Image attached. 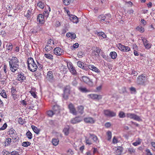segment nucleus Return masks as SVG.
Listing matches in <instances>:
<instances>
[{
	"label": "nucleus",
	"mask_w": 155,
	"mask_h": 155,
	"mask_svg": "<svg viewBox=\"0 0 155 155\" xmlns=\"http://www.w3.org/2000/svg\"><path fill=\"white\" fill-rule=\"evenodd\" d=\"M53 112L54 113H58L59 112V107L57 105H54L52 108Z\"/></svg>",
	"instance_id": "nucleus-40"
},
{
	"label": "nucleus",
	"mask_w": 155,
	"mask_h": 155,
	"mask_svg": "<svg viewBox=\"0 0 155 155\" xmlns=\"http://www.w3.org/2000/svg\"><path fill=\"white\" fill-rule=\"evenodd\" d=\"M54 54L57 56H61L64 54L63 50L60 47H56L54 50Z\"/></svg>",
	"instance_id": "nucleus-12"
},
{
	"label": "nucleus",
	"mask_w": 155,
	"mask_h": 155,
	"mask_svg": "<svg viewBox=\"0 0 155 155\" xmlns=\"http://www.w3.org/2000/svg\"><path fill=\"white\" fill-rule=\"evenodd\" d=\"M68 67L70 72L73 74L75 75L76 74V71L72 65H70L69 66H68Z\"/></svg>",
	"instance_id": "nucleus-27"
},
{
	"label": "nucleus",
	"mask_w": 155,
	"mask_h": 155,
	"mask_svg": "<svg viewBox=\"0 0 155 155\" xmlns=\"http://www.w3.org/2000/svg\"><path fill=\"white\" fill-rule=\"evenodd\" d=\"M118 142V140L115 136H114L113 139L112 143L114 144H116Z\"/></svg>",
	"instance_id": "nucleus-62"
},
{
	"label": "nucleus",
	"mask_w": 155,
	"mask_h": 155,
	"mask_svg": "<svg viewBox=\"0 0 155 155\" xmlns=\"http://www.w3.org/2000/svg\"><path fill=\"white\" fill-rule=\"evenodd\" d=\"M71 21L73 23H77L78 22V18L74 15H71L69 18Z\"/></svg>",
	"instance_id": "nucleus-18"
},
{
	"label": "nucleus",
	"mask_w": 155,
	"mask_h": 155,
	"mask_svg": "<svg viewBox=\"0 0 155 155\" xmlns=\"http://www.w3.org/2000/svg\"><path fill=\"white\" fill-rule=\"evenodd\" d=\"M87 68L89 69L98 73H100V71L96 67L92 64H87Z\"/></svg>",
	"instance_id": "nucleus-15"
},
{
	"label": "nucleus",
	"mask_w": 155,
	"mask_h": 155,
	"mask_svg": "<svg viewBox=\"0 0 155 155\" xmlns=\"http://www.w3.org/2000/svg\"><path fill=\"white\" fill-rule=\"evenodd\" d=\"M101 50L100 48L99 47H96V50H94L92 51V54L94 55H96L95 52H96L99 55L101 51Z\"/></svg>",
	"instance_id": "nucleus-32"
},
{
	"label": "nucleus",
	"mask_w": 155,
	"mask_h": 155,
	"mask_svg": "<svg viewBox=\"0 0 155 155\" xmlns=\"http://www.w3.org/2000/svg\"><path fill=\"white\" fill-rule=\"evenodd\" d=\"M54 41L52 39H48L45 48V50L47 52L51 51L54 47Z\"/></svg>",
	"instance_id": "nucleus-4"
},
{
	"label": "nucleus",
	"mask_w": 155,
	"mask_h": 155,
	"mask_svg": "<svg viewBox=\"0 0 155 155\" xmlns=\"http://www.w3.org/2000/svg\"><path fill=\"white\" fill-rule=\"evenodd\" d=\"M26 79V77L23 72H21L18 73L16 78L17 81H19L20 83H22L24 82Z\"/></svg>",
	"instance_id": "nucleus-7"
},
{
	"label": "nucleus",
	"mask_w": 155,
	"mask_h": 155,
	"mask_svg": "<svg viewBox=\"0 0 155 155\" xmlns=\"http://www.w3.org/2000/svg\"><path fill=\"white\" fill-rule=\"evenodd\" d=\"M70 91L69 87L68 86H66L65 87L64 90V93H69Z\"/></svg>",
	"instance_id": "nucleus-59"
},
{
	"label": "nucleus",
	"mask_w": 155,
	"mask_h": 155,
	"mask_svg": "<svg viewBox=\"0 0 155 155\" xmlns=\"http://www.w3.org/2000/svg\"><path fill=\"white\" fill-rule=\"evenodd\" d=\"M111 15L110 14H105L104 15V21L106 22V23H109L110 21L111 20Z\"/></svg>",
	"instance_id": "nucleus-22"
},
{
	"label": "nucleus",
	"mask_w": 155,
	"mask_h": 155,
	"mask_svg": "<svg viewBox=\"0 0 155 155\" xmlns=\"http://www.w3.org/2000/svg\"><path fill=\"white\" fill-rule=\"evenodd\" d=\"M85 141L86 144L91 145L92 144V142L91 140L86 137L85 138Z\"/></svg>",
	"instance_id": "nucleus-53"
},
{
	"label": "nucleus",
	"mask_w": 155,
	"mask_h": 155,
	"mask_svg": "<svg viewBox=\"0 0 155 155\" xmlns=\"http://www.w3.org/2000/svg\"><path fill=\"white\" fill-rule=\"evenodd\" d=\"M72 0H63V3L65 5H68L71 2Z\"/></svg>",
	"instance_id": "nucleus-50"
},
{
	"label": "nucleus",
	"mask_w": 155,
	"mask_h": 155,
	"mask_svg": "<svg viewBox=\"0 0 155 155\" xmlns=\"http://www.w3.org/2000/svg\"><path fill=\"white\" fill-rule=\"evenodd\" d=\"M11 95L13 100H15L19 97V96L17 94L16 89L15 87H12L11 88Z\"/></svg>",
	"instance_id": "nucleus-11"
},
{
	"label": "nucleus",
	"mask_w": 155,
	"mask_h": 155,
	"mask_svg": "<svg viewBox=\"0 0 155 155\" xmlns=\"http://www.w3.org/2000/svg\"><path fill=\"white\" fill-rule=\"evenodd\" d=\"M81 79L82 81L87 84L89 86H93V82L88 77L84 76L81 77Z\"/></svg>",
	"instance_id": "nucleus-6"
},
{
	"label": "nucleus",
	"mask_w": 155,
	"mask_h": 155,
	"mask_svg": "<svg viewBox=\"0 0 155 155\" xmlns=\"http://www.w3.org/2000/svg\"><path fill=\"white\" fill-rule=\"evenodd\" d=\"M7 126V124L6 123H5L2 126V127L0 128V130H4L6 129Z\"/></svg>",
	"instance_id": "nucleus-63"
},
{
	"label": "nucleus",
	"mask_w": 155,
	"mask_h": 155,
	"mask_svg": "<svg viewBox=\"0 0 155 155\" xmlns=\"http://www.w3.org/2000/svg\"><path fill=\"white\" fill-rule=\"evenodd\" d=\"M89 135L92 137V139L94 142L99 143V140L97 137L95 135L91 134H89Z\"/></svg>",
	"instance_id": "nucleus-31"
},
{
	"label": "nucleus",
	"mask_w": 155,
	"mask_h": 155,
	"mask_svg": "<svg viewBox=\"0 0 155 155\" xmlns=\"http://www.w3.org/2000/svg\"><path fill=\"white\" fill-rule=\"evenodd\" d=\"M54 114L53 111L52 110H49L47 112V115L50 117H51Z\"/></svg>",
	"instance_id": "nucleus-56"
},
{
	"label": "nucleus",
	"mask_w": 155,
	"mask_h": 155,
	"mask_svg": "<svg viewBox=\"0 0 155 155\" xmlns=\"http://www.w3.org/2000/svg\"><path fill=\"white\" fill-rule=\"evenodd\" d=\"M149 82L148 78L145 74H142L137 78V83L138 85L145 86Z\"/></svg>",
	"instance_id": "nucleus-2"
},
{
	"label": "nucleus",
	"mask_w": 155,
	"mask_h": 155,
	"mask_svg": "<svg viewBox=\"0 0 155 155\" xmlns=\"http://www.w3.org/2000/svg\"><path fill=\"white\" fill-rule=\"evenodd\" d=\"M69 127L68 128H64L63 130V132L64 134L67 136L68 135L69 133Z\"/></svg>",
	"instance_id": "nucleus-48"
},
{
	"label": "nucleus",
	"mask_w": 155,
	"mask_h": 155,
	"mask_svg": "<svg viewBox=\"0 0 155 155\" xmlns=\"http://www.w3.org/2000/svg\"><path fill=\"white\" fill-rule=\"evenodd\" d=\"M66 36L68 38H70L72 39H74L76 38V35L74 33L68 32L66 34Z\"/></svg>",
	"instance_id": "nucleus-30"
},
{
	"label": "nucleus",
	"mask_w": 155,
	"mask_h": 155,
	"mask_svg": "<svg viewBox=\"0 0 155 155\" xmlns=\"http://www.w3.org/2000/svg\"><path fill=\"white\" fill-rule=\"evenodd\" d=\"M6 76H3V78L1 79V80H0V82H1V84H4L6 83Z\"/></svg>",
	"instance_id": "nucleus-52"
},
{
	"label": "nucleus",
	"mask_w": 155,
	"mask_h": 155,
	"mask_svg": "<svg viewBox=\"0 0 155 155\" xmlns=\"http://www.w3.org/2000/svg\"><path fill=\"white\" fill-rule=\"evenodd\" d=\"M77 113L80 114H83L84 113V107L82 105H79L77 107Z\"/></svg>",
	"instance_id": "nucleus-24"
},
{
	"label": "nucleus",
	"mask_w": 155,
	"mask_h": 155,
	"mask_svg": "<svg viewBox=\"0 0 155 155\" xmlns=\"http://www.w3.org/2000/svg\"><path fill=\"white\" fill-rule=\"evenodd\" d=\"M45 5V3L42 1H39L37 4V6L39 9H43Z\"/></svg>",
	"instance_id": "nucleus-25"
},
{
	"label": "nucleus",
	"mask_w": 155,
	"mask_h": 155,
	"mask_svg": "<svg viewBox=\"0 0 155 155\" xmlns=\"http://www.w3.org/2000/svg\"><path fill=\"white\" fill-rule=\"evenodd\" d=\"M123 149L122 147H118L115 151V153L116 155H120L122 153Z\"/></svg>",
	"instance_id": "nucleus-23"
},
{
	"label": "nucleus",
	"mask_w": 155,
	"mask_h": 155,
	"mask_svg": "<svg viewBox=\"0 0 155 155\" xmlns=\"http://www.w3.org/2000/svg\"><path fill=\"white\" fill-rule=\"evenodd\" d=\"M77 64L78 67L82 68L86 71L88 70V68H87V66L84 65V63L81 61H78L77 62Z\"/></svg>",
	"instance_id": "nucleus-16"
},
{
	"label": "nucleus",
	"mask_w": 155,
	"mask_h": 155,
	"mask_svg": "<svg viewBox=\"0 0 155 155\" xmlns=\"http://www.w3.org/2000/svg\"><path fill=\"white\" fill-rule=\"evenodd\" d=\"M107 135L108 137L107 140H110L112 137V133L110 131H108L107 133Z\"/></svg>",
	"instance_id": "nucleus-51"
},
{
	"label": "nucleus",
	"mask_w": 155,
	"mask_h": 155,
	"mask_svg": "<svg viewBox=\"0 0 155 155\" xmlns=\"http://www.w3.org/2000/svg\"><path fill=\"white\" fill-rule=\"evenodd\" d=\"M51 11V8L48 5L47 7L45 8V11L43 12V15L46 18L49 16L50 12Z\"/></svg>",
	"instance_id": "nucleus-17"
},
{
	"label": "nucleus",
	"mask_w": 155,
	"mask_h": 155,
	"mask_svg": "<svg viewBox=\"0 0 155 155\" xmlns=\"http://www.w3.org/2000/svg\"><path fill=\"white\" fill-rule=\"evenodd\" d=\"M129 89L132 94L135 93L136 92V88L134 87H131Z\"/></svg>",
	"instance_id": "nucleus-58"
},
{
	"label": "nucleus",
	"mask_w": 155,
	"mask_h": 155,
	"mask_svg": "<svg viewBox=\"0 0 155 155\" xmlns=\"http://www.w3.org/2000/svg\"><path fill=\"white\" fill-rule=\"evenodd\" d=\"M27 62L28 69L30 71L32 72H35L37 70L38 66L32 58L30 57L28 58Z\"/></svg>",
	"instance_id": "nucleus-3"
},
{
	"label": "nucleus",
	"mask_w": 155,
	"mask_h": 155,
	"mask_svg": "<svg viewBox=\"0 0 155 155\" xmlns=\"http://www.w3.org/2000/svg\"><path fill=\"white\" fill-rule=\"evenodd\" d=\"M18 121L19 124L23 125L24 124V121L21 117L19 118L18 119Z\"/></svg>",
	"instance_id": "nucleus-57"
},
{
	"label": "nucleus",
	"mask_w": 155,
	"mask_h": 155,
	"mask_svg": "<svg viewBox=\"0 0 155 155\" xmlns=\"http://www.w3.org/2000/svg\"><path fill=\"white\" fill-rule=\"evenodd\" d=\"M118 116L120 118H123L126 117L125 114L122 111H120L118 114Z\"/></svg>",
	"instance_id": "nucleus-45"
},
{
	"label": "nucleus",
	"mask_w": 155,
	"mask_h": 155,
	"mask_svg": "<svg viewBox=\"0 0 155 155\" xmlns=\"http://www.w3.org/2000/svg\"><path fill=\"white\" fill-rule=\"evenodd\" d=\"M32 13V9L30 8L26 12H25V16L27 17V18H30Z\"/></svg>",
	"instance_id": "nucleus-28"
},
{
	"label": "nucleus",
	"mask_w": 155,
	"mask_h": 155,
	"mask_svg": "<svg viewBox=\"0 0 155 155\" xmlns=\"http://www.w3.org/2000/svg\"><path fill=\"white\" fill-rule=\"evenodd\" d=\"M44 56L45 58L48 59L53 60L54 59L53 55L50 54H45Z\"/></svg>",
	"instance_id": "nucleus-36"
},
{
	"label": "nucleus",
	"mask_w": 155,
	"mask_h": 155,
	"mask_svg": "<svg viewBox=\"0 0 155 155\" xmlns=\"http://www.w3.org/2000/svg\"><path fill=\"white\" fill-rule=\"evenodd\" d=\"M31 128L34 132L36 134H38L40 132V130L34 125H32L31 126Z\"/></svg>",
	"instance_id": "nucleus-38"
},
{
	"label": "nucleus",
	"mask_w": 155,
	"mask_h": 155,
	"mask_svg": "<svg viewBox=\"0 0 155 155\" xmlns=\"http://www.w3.org/2000/svg\"><path fill=\"white\" fill-rule=\"evenodd\" d=\"M84 54V53L81 51H79L78 54V57L79 58H81Z\"/></svg>",
	"instance_id": "nucleus-61"
},
{
	"label": "nucleus",
	"mask_w": 155,
	"mask_h": 155,
	"mask_svg": "<svg viewBox=\"0 0 155 155\" xmlns=\"http://www.w3.org/2000/svg\"><path fill=\"white\" fill-rule=\"evenodd\" d=\"M29 92L31 93V95L35 98L37 97L36 92V89L34 87H32Z\"/></svg>",
	"instance_id": "nucleus-26"
},
{
	"label": "nucleus",
	"mask_w": 155,
	"mask_h": 155,
	"mask_svg": "<svg viewBox=\"0 0 155 155\" xmlns=\"http://www.w3.org/2000/svg\"><path fill=\"white\" fill-rule=\"evenodd\" d=\"M26 135L29 139H31L32 138V134L29 131H28L27 132Z\"/></svg>",
	"instance_id": "nucleus-47"
},
{
	"label": "nucleus",
	"mask_w": 155,
	"mask_h": 155,
	"mask_svg": "<svg viewBox=\"0 0 155 155\" xmlns=\"http://www.w3.org/2000/svg\"><path fill=\"white\" fill-rule=\"evenodd\" d=\"M151 46L152 44H151L148 43L147 44H146V45H144V46L146 48L149 49L151 48Z\"/></svg>",
	"instance_id": "nucleus-60"
},
{
	"label": "nucleus",
	"mask_w": 155,
	"mask_h": 155,
	"mask_svg": "<svg viewBox=\"0 0 155 155\" xmlns=\"http://www.w3.org/2000/svg\"><path fill=\"white\" fill-rule=\"evenodd\" d=\"M39 30V27L38 26H37L34 27L32 29H31L30 31L32 33L35 34Z\"/></svg>",
	"instance_id": "nucleus-33"
},
{
	"label": "nucleus",
	"mask_w": 155,
	"mask_h": 155,
	"mask_svg": "<svg viewBox=\"0 0 155 155\" xmlns=\"http://www.w3.org/2000/svg\"><path fill=\"white\" fill-rule=\"evenodd\" d=\"M118 48L121 51L124 52H128L130 50V48L129 47L122 45L120 43L118 44Z\"/></svg>",
	"instance_id": "nucleus-10"
},
{
	"label": "nucleus",
	"mask_w": 155,
	"mask_h": 155,
	"mask_svg": "<svg viewBox=\"0 0 155 155\" xmlns=\"http://www.w3.org/2000/svg\"><path fill=\"white\" fill-rule=\"evenodd\" d=\"M126 116L127 118H129L131 119H133L134 120L138 121H141L142 119H141L140 117L132 113H127L126 114Z\"/></svg>",
	"instance_id": "nucleus-8"
},
{
	"label": "nucleus",
	"mask_w": 155,
	"mask_h": 155,
	"mask_svg": "<svg viewBox=\"0 0 155 155\" xmlns=\"http://www.w3.org/2000/svg\"><path fill=\"white\" fill-rule=\"evenodd\" d=\"M128 151L130 154H135L136 152V149L133 147H129L128 149Z\"/></svg>",
	"instance_id": "nucleus-35"
},
{
	"label": "nucleus",
	"mask_w": 155,
	"mask_h": 155,
	"mask_svg": "<svg viewBox=\"0 0 155 155\" xmlns=\"http://www.w3.org/2000/svg\"><path fill=\"white\" fill-rule=\"evenodd\" d=\"M31 144V143L29 142H24L22 143V146L25 147H27L29 146Z\"/></svg>",
	"instance_id": "nucleus-46"
},
{
	"label": "nucleus",
	"mask_w": 155,
	"mask_h": 155,
	"mask_svg": "<svg viewBox=\"0 0 155 155\" xmlns=\"http://www.w3.org/2000/svg\"><path fill=\"white\" fill-rule=\"evenodd\" d=\"M1 96L4 98H7V96L6 94V93L5 91L4 90H3L1 93Z\"/></svg>",
	"instance_id": "nucleus-54"
},
{
	"label": "nucleus",
	"mask_w": 155,
	"mask_h": 155,
	"mask_svg": "<svg viewBox=\"0 0 155 155\" xmlns=\"http://www.w3.org/2000/svg\"><path fill=\"white\" fill-rule=\"evenodd\" d=\"M81 120L78 117H76L72 118L71 121V123L73 124H77L81 121Z\"/></svg>",
	"instance_id": "nucleus-20"
},
{
	"label": "nucleus",
	"mask_w": 155,
	"mask_h": 155,
	"mask_svg": "<svg viewBox=\"0 0 155 155\" xmlns=\"http://www.w3.org/2000/svg\"><path fill=\"white\" fill-rule=\"evenodd\" d=\"M104 15H101L98 17V19L100 21H104Z\"/></svg>",
	"instance_id": "nucleus-55"
},
{
	"label": "nucleus",
	"mask_w": 155,
	"mask_h": 155,
	"mask_svg": "<svg viewBox=\"0 0 155 155\" xmlns=\"http://www.w3.org/2000/svg\"><path fill=\"white\" fill-rule=\"evenodd\" d=\"M136 29L140 31L141 33H143L144 31V28L142 26L139 25L136 28Z\"/></svg>",
	"instance_id": "nucleus-42"
},
{
	"label": "nucleus",
	"mask_w": 155,
	"mask_h": 155,
	"mask_svg": "<svg viewBox=\"0 0 155 155\" xmlns=\"http://www.w3.org/2000/svg\"><path fill=\"white\" fill-rule=\"evenodd\" d=\"M145 151L147 155H152V154L149 149H147L145 150Z\"/></svg>",
	"instance_id": "nucleus-64"
},
{
	"label": "nucleus",
	"mask_w": 155,
	"mask_h": 155,
	"mask_svg": "<svg viewBox=\"0 0 155 155\" xmlns=\"http://www.w3.org/2000/svg\"><path fill=\"white\" fill-rule=\"evenodd\" d=\"M13 48V45L11 43H8L6 45V48L8 50L11 51Z\"/></svg>",
	"instance_id": "nucleus-44"
},
{
	"label": "nucleus",
	"mask_w": 155,
	"mask_h": 155,
	"mask_svg": "<svg viewBox=\"0 0 155 155\" xmlns=\"http://www.w3.org/2000/svg\"><path fill=\"white\" fill-rule=\"evenodd\" d=\"M68 107L70 113L74 115H76L77 112L74 105L71 103H70L68 106Z\"/></svg>",
	"instance_id": "nucleus-5"
},
{
	"label": "nucleus",
	"mask_w": 155,
	"mask_h": 155,
	"mask_svg": "<svg viewBox=\"0 0 155 155\" xmlns=\"http://www.w3.org/2000/svg\"><path fill=\"white\" fill-rule=\"evenodd\" d=\"M78 89L82 93H87L90 91L86 87L82 86L78 87Z\"/></svg>",
	"instance_id": "nucleus-29"
},
{
	"label": "nucleus",
	"mask_w": 155,
	"mask_h": 155,
	"mask_svg": "<svg viewBox=\"0 0 155 155\" xmlns=\"http://www.w3.org/2000/svg\"><path fill=\"white\" fill-rule=\"evenodd\" d=\"M46 78L51 82H53L54 81L53 73L52 71H50L48 72Z\"/></svg>",
	"instance_id": "nucleus-13"
},
{
	"label": "nucleus",
	"mask_w": 155,
	"mask_h": 155,
	"mask_svg": "<svg viewBox=\"0 0 155 155\" xmlns=\"http://www.w3.org/2000/svg\"><path fill=\"white\" fill-rule=\"evenodd\" d=\"M9 60L10 70L12 72L15 73L19 68V60L18 58L13 56L9 58Z\"/></svg>",
	"instance_id": "nucleus-1"
},
{
	"label": "nucleus",
	"mask_w": 155,
	"mask_h": 155,
	"mask_svg": "<svg viewBox=\"0 0 155 155\" xmlns=\"http://www.w3.org/2000/svg\"><path fill=\"white\" fill-rule=\"evenodd\" d=\"M142 140L138 138L137 140L135 142L132 143V144L134 146H137L141 144Z\"/></svg>",
	"instance_id": "nucleus-37"
},
{
	"label": "nucleus",
	"mask_w": 155,
	"mask_h": 155,
	"mask_svg": "<svg viewBox=\"0 0 155 155\" xmlns=\"http://www.w3.org/2000/svg\"><path fill=\"white\" fill-rule=\"evenodd\" d=\"M12 141V139L10 138H6L5 141V146H8L10 145Z\"/></svg>",
	"instance_id": "nucleus-34"
},
{
	"label": "nucleus",
	"mask_w": 155,
	"mask_h": 155,
	"mask_svg": "<svg viewBox=\"0 0 155 155\" xmlns=\"http://www.w3.org/2000/svg\"><path fill=\"white\" fill-rule=\"evenodd\" d=\"M45 16L42 14H40L38 15L37 21L39 23L41 24H44L45 22Z\"/></svg>",
	"instance_id": "nucleus-19"
},
{
	"label": "nucleus",
	"mask_w": 155,
	"mask_h": 155,
	"mask_svg": "<svg viewBox=\"0 0 155 155\" xmlns=\"http://www.w3.org/2000/svg\"><path fill=\"white\" fill-rule=\"evenodd\" d=\"M110 55L111 57V58L114 59L116 58H117V54L116 52L115 51L111 52L110 53Z\"/></svg>",
	"instance_id": "nucleus-43"
},
{
	"label": "nucleus",
	"mask_w": 155,
	"mask_h": 155,
	"mask_svg": "<svg viewBox=\"0 0 155 155\" xmlns=\"http://www.w3.org/2000/svg\"><path fill=\"white\" fill-rule=\"evenodd\" d=\"M8 134L10 135L11 137L13 138V135H15V130L12 128L10 129L8 131Z\"/></svg>",
	"instance_id": "nucleus-39"
},
{
	"label": "nucleus",
	"mask_w": 155,
	"mask_h": 155,
	"mask_svg": "<svg viewBox=\"0 0 155 155\" xmlns=\"http://www.w3.org/2000/svg\"><path fill=\"white\" fill-rule=\"evenodd\" d=\"M141 40H142L144 46L147 44L148 41L147 40V38L144 37H141Z\"/></svg>",
	"instance_id": "nucleus-49"
},
{
	"label": "nucleus",
	"mask_w": 155,
	"mask_h": 155,
	"mask_svg": "<svg viewBox=\"0 0 155 155\" xmlns=\"http://www.w3.org/2000/svg\"><path fill=\"white\" fill-rule=\"evenodd\" d=\"M84 122L86 123L93 124L95 122V120L92 117H86L84 119Z\"/></svg>",
	"instance_id": "nucleus-14"
},
{
	"label": "nucleus",
	"mask_w": 155,
	"mask_h": 155,
	"mask_svg": "<svg viewBox=\"0 0 155 155\" xmlns=\"http://www.w3.org/2000/svg\"><path fill=\"white\" fill-rule=\"evenodd\" d=\"M104 113L106 116L108 117H114L116 115L115 112L109 110H104Z\"/></svg>",
	"instance_id": "nucleus-9"
},
{
	"label": "nucleus",
	"mask_w": 155,
	"mask_h": 155,
	"mask_svg": "<svg viewBox=\"0 0 155 155\" xmlns=\"http://www.w3.org/2000/svg\"><path fill=\"white\" fill-rule=\"evenodd\" d=\"M59 141L58 139L54 138L52 140V142L53 144L55 146L58 144Z\"/></svg>",
	"instance_id": "nucleus-41"
},
{
	"label": "nucleus",
	"mask_w": 155,
	"mask_h": 155,
	"mask_svg": "<svg viewBox=\"0 0 155 155\" xmlns=\"http://www.w3.org/2000/svg\"><path fill=\"white\" fill-rule=\"evenodd\" d=\"M89 96L91 98L94 99H98V100L101 99L102 98V96L94 94H89Z\"/></svg>",
	"instance_id": "nucleus-21"
}]
</instances>
